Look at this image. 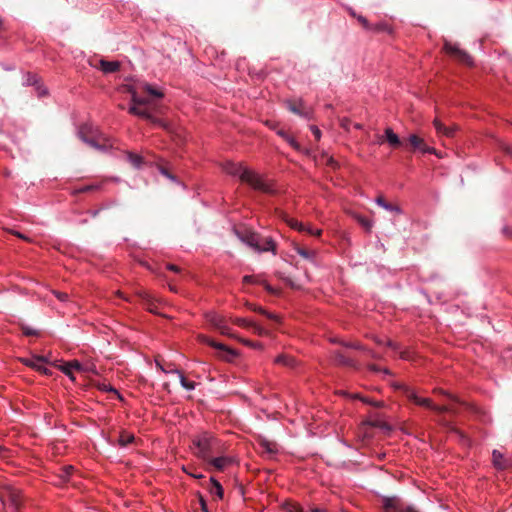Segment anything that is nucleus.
<instances>
[{
    "label": "nucleus",
    "mask_w": 512,
    "mask_h": 512,
    "mask_svg": "<svg viewBox=\"0 0 512 512\" xmlns=\"http://www.w3.org/2000/svg\"><path fill=\"white\" fill-rule=\"evenodd\" d=\"M222 170L233 177H238L241 182L248 184L254 190L263 193H273L274 186L267 181L261 174L243 165V163L225 161L221 164Z\"/></svg>",
    "instance_id": "nucleus-1"
},
{
    "label": "nucleus",
    "mask_w": 512,
    "mask_h": 512,
    "mask_svg": "<svg viewBox=\"0 0 512 512\" xmlns=\"http://www.w3.org/2000/svg\"><path fill=\"white\" fill-rule=\"evenodd\" d=\"M194 454L203 461H208L213 455L225 452V445L209 432H201L192 440Z\"/></svg>",
    "instance_id": "nucleus-2"
},
{
    "label": "nucleus",
    "mask_w": 512,
    "mask_h": 512,
    "mask_svg": "<svg viewBox=\"0 0 512 512\" xmlns=\"http://www.w3.org/2000/svg\"><path fill=\"white\" fill-rule=\"evenodd\" d=\"M78 137L92 148L107 152L114 147L113 141L91 124H84L78 130Z\"/></svg>",
    "instance_id": "nucleus-3"
},
{
    "label": "nucleus",
    "mask_w": 512,
    "mask_h": 512,
    "mask_svg": "<svg viewBox=\"0 0 512 512\" xmlns=\"http://www.w3.org/2000/svg\"><path fill=\"white\" fill-rule=\"evenodd\" d=\"M235 234L242 243L257 253L271 252L273 255L277 254V244L270 236L263 237L256 232H240L238 230H235Z\"/></svg>",
    "instance_id": "nucleus-4"
},
{
    "label": "nucleus",
    "mask_w": 512,
    "mask_h": 512,
    "mask_svg": "<svg viewBox=\"0 0 512 512\" xmlns=\"http://www.w3.org/2000/svg\"><path fill=\"white\" fill-rule=\"evenodd\" d=\"M127 92L131 95L132 104L128 110L130 114L150 120L153 123L161 124L160 120L153 117L150 110V100L148 98L138 95V90L133 87H128Z\"/></svg>",
    "instance_id": "nucleus-5"
},
{
    "label": "nucleus",
    "mask_w": 512,
    "mask_h": 512,
    "mask_svg": "<svg viewBox=\"0 0 512 512\" xmlns=\"http://www.w3.org/2000/svg\"><path fill=\"white\" fill-rule=\"evenodd\" d=\"M403 389L404 395L416 405L428 408L438 413H454L455 409L453 404L450 405H436L432 402L430 398L420 397L417 395L416 391L407 386H401Z\"/></svg>",
    "instance_id": "nucleus-6"
},
{
    "label": "nucleus",
    "mask_w": 512,
    "mask_h": 512,
    "mask_svg": "<svg viewBox=\"0 0 512 512\" xmlns=\"http://www.w3.org/2000/svg\"><path fill=\"white\" fill-rule=\"evenodd\" d=\"M0 502L3 506L9 502L17 509L21 503L20 490L7 483L0 484Z\"/></svg>",
    "instance_id": "nucleus-7"
},
{
    "label": "nucleus",
    "mask_w": 512,
    "mask_h": 512,
    "mask_svg": "<svg viewBox=\"0 0 512 512\" xmlns=\"http://www.w3.org/2000/svg\"><path fill=\"white\" fill-rule=\"evenodd\" d=\"M444 51L462 64L467 66L473 65L472 57L466 51L460 49V47L455 43L445 42Z\"/></svg>",
    "instance_id": "nucleus-8"
},
{
    "label": "nucleus",
    "mask_w": 512,
    "mask_h": 512,
    "mask_svg": "<svg viewBox=\"0 0 512 512\" xmlns=\"http://www.w3.org/2000/svg\"><path fill=\"white\" fill-rule=\"evenodd\" d=\"M199 340L203 343H206L208 344L209 346L219 350V356L221 358H223L224 360L226 361H232L234 358L237 357V352L229 347H227L226 345L222 344V343H218L214 340H212L211 338H209L208 336H205V335H200L199 336Z\"/></svg>",
    "instance_id": "nucleus-9"
},
{
    "label": "nucleus",
    "mask_w": 512,
    "mask_h": 512,
    "mask_svg": "<svg viewBox=\"0 0 512 512\" xmlns=\"http://www.w3.org/2000/svg\"><path fill=\"white\" fill-rule=\"evenodd\" d=\"M205 318L207 322L218 329L222 335L236 338V335L232 333V329L227 325L225 319L221 315L216 312H208L206 313Z\"/></svg>",
    "instance_id": "nucleus-10"
},
{
    "label": "nucleus",
    "mask_w": 512,
    "mask_h": 512,
    "mask_svg": "<svg viewBox=\"0 0 512 512\" xmlns=\"http://www.w3.org/2000/svg\"><path fill=\"white\" fill-rule=\"evenodd\" d=\"M206 462L217 471H224L226 468L236 463V458L232 455H226L223 452L220 454L213 455Z\"/></svg>",
    "instance_id": "nucleus-11"
},
{
    "label": "nucleus",
    "mask_w": 512,
    "mask_h": 512,
    "mask_svg": "<svg viewBox=\"0 0 512 512\" xmlns=\"http://www.w3.org/2000/svg\"><path fill=\"white\" fill-rule=\"evenodd\" d=\"M382 507L384 512H404L406 506L399 497L396 496H383Z\"/></svg>",
    "instance_id": "nucleus-12"
},
{
    "label": "nucleus",
    "mask_w": 512,
    "mask_h": 512,
    "mask_svg": "<svg viewBox=\"0 0 512 512\" xmlns=\"http://www.w3.org/2000/svg\"><path fill=\"white\" fill-rule=\"evenodd\" d=\"M286 106L292 113L296 115L305 118L310 117V111L305 109L304 102L302 101V99H298L296 101L288 100L286 101Z\"/></svg>",
    "instance_id": "nucleus-13"
},
{
    "label": "nucleus",
    "mask_w": 512,
    "mask_h": 512,
    "mask_svg": "<svg viewBox=\"0 0 512 512\" xmlns=\"http://www.w3.org/2000/svg\"><path fill=\"white\" fill-rule=\"evenodd\" d=\"M128 87H133L136 90H138V95H140V93L146 92L147 94L155 98L163 97V93L160 90L154 88L152 85L147 83H140L138 85H126L124 86V89L127 91Z\"/></svg>",
    "instance_id": "nucleus-14"
},
{
    "label": "nucleus",
    "mask_w": 512,
    "mask_h": 512,
    "mask_svg": "<svg viewBox=\"0 0 512 512\" xmlns=\"http://www.w3.org/2000/svg\"><path fill=\"white\" fill-rule=\"evenodd\" d=\"M59 368L72 381H75L73 372L74 371H82L83 364H81L78 360H73V361H69V362H66V363L60 365Z\"/></svg>",
    "instance_id": "nucleus-15"
},
{
    "label": "nucleus",
    "mask_w": 512,
    "mask_h": 512,
    "mask_svg": "<svg viewBox=\"0 0 512 512\" xmlns=\"http://www.w3.org/2000/svg\"><path fill=\"white\" fill-rule=\"evenodd\" d=\"M95 67L101 70L104 74H111L119 71L121 63L119 61H107L101 59Z\"/></svg>",
    "instance_id": "nucleus-16"
},
{
    "label": "nucleus",
    "mask_w": 512,
    "mask_h": 512,
    "mask_svg": "<svg viewBox=\"0 0 512 512\" xmlns=\"http://www.w3.org/2000/svg\"><path fill=\"white\" fill-rule=\"evenodd\" d=\"M73 471L74 467L72 465L64 466L60 469V472L57 474L56 479L53 480V483L57 486L64 485L69 481Z\"/></svg>",
    "instance_id": "nucleus-17"
},
{
    "label": "nucleus",
    "mask_w": 512,
    "mask_h": 512,
    "mask_svg": "<svg viewBox=\"0 0 512 512\" xmlns=\"http://www.w3.org/2000/svg\"><path fill=\"white\" fill-rule=\"evenodd\" d=\"M433 126L435 127L439 135H443L446 137H453L457 130L456 126H445L438 118L434 119Z\"/></svg>",
    "instance_id": "nucleus-18"
},
{
    "label": "nucleus",
    "mask_w": 512,
    "mask_h": 512,
    "mask_svg": "<svg viewBox=\"0 0 512 512\" xmlns=\"http://www.w3.org/2000/svg\"><path fill=\"white\" fill-rule=\"evenodd\" d=\"M383 137L385 138V140L387 141L389 146L394 148V149L395 148H399L402 145V142H401L399 136L390 127H387L384 130V136Z\"/></svg>",
    "instance_id": "nucleus-19"
},
{
    "label": "nucleus",
    "mask_w": 512,
    "mask_h": 512,
    "mask_svg": "<svg viewBox=\"0 0 512 512\" xmlns=\"http://www.w3.org/2000/svg\"><path fill=\"white\" fill-rule=\"evenodd\" d=\"M294 250L302 258L310 261L313 264L316 263V258H317V251L316 250H314V249H306V248H303V247H300V246H296L294 248Z\"/></svg>",
    "instance_id": "nucleus-20"
},
{
    "label": "nucleus",
    "mask_w": 512,
    "mask_h": 512,
    "mask_svg": "<svg viewBox=\"0 0 512 512\" xmlns=\"http://www.w3.org/2000/svg\"><path fill=\"white\" fill-rule=\"evenodd\" d=\"M274 363L288 368H294L297 361L294 357L288 354H280L274 359Z\"/></svg>",
    "instance_id": "nucleus-21"
},
{
    "label": "nucleus",
    "mask_w": 512,
    "mask_h": 512,
    "mask_svg": "<svg viewBox=\"0 0 512 512\" xmlns=\"http://www.w3.org/2000/svg\"><path fill=\"white\" fill-rule=\"evenodd\" d=\"M282 219L285 221V223L292 229L298 231V232H304L306 229V224L298 221L295 218L289 217L286 214H283Z\"/></svg>",
    "instance_id": "nucleus-22"
},
{
    "label": "nucleus",
    "mask_w": 512,
    "mask_h": 512,
    "mask_svg": "<svg viewBox=\"0 0 512 512\" xmlns=\"http://www.w3.org/2000/svg\"><path fill=\"white\" fill-rule=\"evenodd\" d=\"M169 372H173V374H177L179 376L181 386L187 391H192L196 388V383L188 381L180 370L171 369Z\"/></svg>",
    "instance_id": "nucleus-23"
},
{
    "label": "nucleus",
    "mask_w": 512,
    "mask_h": 512,
    "mask_svg": "<svg viewBox=\"0 0 512 512\" xmlns=\"http://www.w3.org/2000/svg\"><path fill=\"white\" fill-rule=\"evenodd\" d=\"M46 362V359L41 356L34 357L31 360L26 361V365H29L39 371H42L43 373L47 374L48 369L43 366V364Z\"/></svg>",
    "instance_id": "nucleus-24"
},
{
    "label": "nucleus",
    "mask_w": 512,
    "mask_h": 512,
    "mask_svg": "<svg viewBox=\"0 0 512 512\" xmlns=\"http://www.w3.org/2000/svg\"><path fill=\"white\" fill-rule=\"evenodd\" d=\"M276 134L278 136H280L281 138H283L294 150H296V151L300 150V148H301L300 144L297 142V140L293 136L289 135L282 129L276 130Z\"/></svg>",
    "instance_id": "nucleus-25"
},
{
    "label": "nucleus",
    "mask_w": 512,
    "mask_h": 512,
    "mask_svg": "<svg viewBox=\"0 0 512 512\" xmlns=\"http://www.w3.org/2000/svg\"><path fill=\"white\" fill-rule=\"evenodd\" d=\"M101 187H102L101 183H94V184L84 185L79 188H75L72 190L71 193H72V195H77L80 193H89V192L99 191L101 189Z\"/></svg>",
    "instance_id": "nucleus-26"
},
{
    "label": "nucleus",
    "mask_w": 512,
    "mask_h": 512,
    "mask_svg": "<svg viewBox=\"0 0 512 512\" xmlns=\"http://www.w3.org/2000/svg\"><path fill=\"white\" fill-rule=\"evenodd\" d=\"M210 484V493L215 495L218 499H222L224 494L222 485L214 477L210 478Z\"/></svg>",
    "instance_id": "nucleus-27"
},
{
    "label": "nucleus",
    "mask_w": 512,
    "mask_h": 512,
    "mask_svg": "<svg viewBox=\"0 0 512 512\" xmlns=\"http://www.w3.org/2000/svg\"><path fill=\"white\" fill-rule=\"evenodd\" d=\"M408 140H409L410 145L413 147V149L419 150L421 152L424 151L426 144L422 138H420L419 136H417L415 134H411L409 136Z\"/></svg>",
    "instance_id": "nucleus-28"
},
{
    "label": "nucleus",
    "mask_w": 512,
    "mask_h": 512,
    "mask_svg": "<svg viewBox=\"0 0 512 512\" xmlns=\"http://www.w3.org/2000/svg\"><path fill=\"white\" fill-rule=\"evenodd\" d=\"M492 460H493L494 466L498 469H505L507 466L503 454L498 450H493Z\"/></svg>",
    "instance_id": "nucleus-29"
},
{
    "label": "nucleus",
    "mask_w": 512,
    "mask_h": 512,
    "mask_svg": "<svg viewBox=\"0 0 512 512\" xmlns=\"http://www.w3.org/2000/svg\"><path fill=\"white\" fill-rule=\"evenodd\" d=\"M370 31L376 32V33L385 32L388 34H392L393 28L388 23L382 21V22H378L376 24H372V28H370Z\"/></svg>",
    "instance_id": "nucleus-30"
},
{
    "label": "nucleus",
    "mask_w": 512,
    "mask_h": 512,
    "mask_svg": "<svg viewBox=\"0 0 512 512\" xmlns=\"http://www.w3.org/2000/svg\"><path fill=\"white\" fill-rule=\"evenodd\" d=\"M134 439H135V437L133 434L123 432L120 434L118 442L121 446L124 447V446H127L128 444L132 443L134 441Z\"/></svg>",
    "instance_id": "nucleus-31"
},
{
    "label": "nucleus",
    "mask_w": 512,
    "mask_h": 512,
    "mask_svg": "<svg viewBox=\"0 0 512 512\" xmlns=\"http://www.w3.org/2000/svg\"><path fill=\"white\" fill-rule=\"evenodd\" d=\"M285 512H304L303 508L297 504L292 502H287L282 506Z\"/></svg>",
    "instance_id": "nucleus-32"
},
{
    "label": "nucleus",
    "mask_w": 512,
    "mask_h": 512,
    "mask_svg": "<svg viewBox=\"0 0 512 512\" xmlns=\"http://www.w3.org/2000/svg\"><path fill=\"white\" fill-rule=\"evenodd\" d=\"M333 360L335 363L340 365H352V361L346 358L342 353L336 352L334 354Z\"/></svg>",
    "instance_id": "nucleus-33"
},
{
    "label": "nucleus",
    "mask_w": 512,
    "mask_h": 512,
    "mask_svg": "<svg viewBox=\"0 0 512 512\" xmlns=\"http://www.w3.org/2000/svg\"><path fill=\"white\" fill-rule=\"evenodd\" d=\"M351 15L353 17H355L358 22L362 25V27L367 30V31H370V28H372V24L369 23V21L362 15H357L355 12H351Z\"/></svg>",
    "instance_id": "nucleus-34"
},
{
    "label": "nucleus",
    "mask_w": 512,
    "mask_h": 512,
    "mask_svg": "<svg viewBox=\"0 0 512 512\" xmlns=\"http://www.w3.org/2000/svg\"><path fill=\"white\" fill-rule=\"evenodd\" d=\"M434 393H437V394H441L443 396H445L447 399H449L452 403H459V400L458 398L451 394L450 392L446 391V390H443L441 388H436L434 389L433 391Z\"/></svg>",
    "instance_id": "nucleus-35"
},
{
    "label": "nucleus",
    "mask_w": 512,
    "mask_h": 512,
    "mask_svg": "<svg viewBox=\"0 0 512 512\" xmlns=\"http://www.w3.org/2000/svg\"><path fill=\"white\" fill-rule=\"evenodd\" d=\"M127 158L135 167H140L142 163V157L140 155L128 152Z\"/></svg>",
    "instance_id": "nucleus-36"
},
{
    "label": "nucleus",
    "mask_w": 512,
    "mask_h": 512,
    "mask_svg": "<svg viewBox=\"0 0 512 512\" xmlns=\"http://www.w3.org/2000/svg\"><path fill=\"white\" fill-rule=\"evenodd\" d=\"M250 328L253 330V332L259 336H266L268 335V331L260 326L259 324L252 321V324L250 325Z\"/></svg>",
    "instance_id": "nucleus-37"
},
{
    "label": "nucleus",
    "mask_w": 512,
    "mask_h": 512,
    "mask_svg": "<svg viewBox=\"0 0 512 512\" xmlns=\"http://www.w3.org/2000/svg\"><path fill=\"white\" fill-rule=\"evenodd\" d=\"M232 322L240 327L250 328L252 321L247 318L236 317L232 319Z\"/></svg>",
    "instance_id": "nucleus-38"
},
{
    "label": "nucleus",
    "mask_w": 512,
    "mask_h": 512,
    "mask_svg": "<svg viewBox=\"0 0 512 512\" xmlns=\"http://www.w3.org/2000/svg\"><path fill=\"white\" fill-rule=\"evenodd\" d=\"M261 446L268 453H276L277 452V448L274 443H271V442H268L265 440V441L261 442Z\"/></svg>",
    "instance_id": "nucleus-39"
},
{
    "label": "nucleus",
    "mask_w": 512,
    "mask_h": 512,
    "mask_svg": "<svg viewBox=\"0 0 512 512\" xmlns=\"http://www.w3.org/2000/svg\"><path fill=\"white\" fill-rule=\"evenodd\" d=\"M240 341L245 344L246 346H249L254 349H263V344L261 342H253L250 340L240 339Z\"/></svg>",
    "instance_id": "nucleus-40"
},
{
    "label": "nucleus",
    "mask_w": 512,
    "mask_h": 512,
    "mask_svg": "<svg viewBox=\"0 0 512 512\" xmlns=\"http://www.w3.org/2000/svg\"><path fill=\"white\" fill-rule=\"evenodd\" d=\"M304 232H306V233H308L310 235H314V236H320L322 234V230L321 229L313 228L310 225H306V229L304 230Z\"/></svg>",
    "instance_id": "nucleus-41"
},
{
    "label": "nucleus",
    "mask_w": 512,
    "mask_h": 512,
    "mask_svg": "<svg viewBox=\"0 0 512 512\" xmlns=\"http://www.w3.org/2000/svg\"><path fill=\"white\" fill-rule=\"evenodd\" d=\"M246 306H247L248 309H250V310H252L254 312H258V313H260L262 315H263V313H266V310L263 307L258 306L256 304L247 303Z\"/></svg>",
    "instance_id": "nucleus-42"
},
{
    "label": "nucleus",
    "mask_w": 512,
    "mask_h": 512,
    "mask_svg": "<svg viewBox=\"0 0 512 512\" xmlns=\"http://www.w3.org/2000/svg\"><path fill=\"white\" fill-rule=\"evenodd\" d=\"M384 209L390 212H394L396 214H402V209L399 206L390 203H388Z\"/></svg>",
    "instance_id": "nucleus-43"
},
{
    "label": "nucleus",
    "mask_w": 512,
    "mask_h": 512,
    "mask_svg": "<svg viewBox=\"0 0 512 512\" xmlns=\"http://www.w3.org/2000/svg\"><path fill=\"white\" fill-rule=\"evenodd\" d=\"M357 220L362 226H364L367 229H370L372 227V222L363 216L357 217Z\"/></svg>",
    "instance_id": "nucleus-44"
},
{
    "label": "nucleus",
    "mask_w": 512,
    "mask_h": 512,
    "mask_svg": "<svg viewBox=\"0 0 512 512\" xmlns=\"http://www.w3.org/2000/svg\"><path fill=\"white\" fill-rule=\"evenodd\" d=\"M353 398H359L361 401H363L364 403H367V404H370V405H373L375 407H380L382 406V403L380 402H373V401H370L368 400L367 398H364V397H360L358 394H355V395H352Z\"/></svg>",
    "instance_id": "nucleus-45"
},
{
    "label": "nucleus",
    "mask_w": 512,
    "mask_h": 512,
    "mask_svg": "<svg viewBox=\"0 0 512 512\" xmlns=\"http://www.w3.org/2000/svg\"><path fill=\"white\" fill-rule=\"evenodd\" d=\"M199 504H200L202 512H208L206 500L204 499V497L202 495H199Z\"/></svg>",
    "instance_id": "nucleus-46"
},
{
    "label": "nucleus",
    "mask_w": 512,
    "mask_h": 512,
    "mask_svg": "<svg viewBox=\"0 0 512 512\" xmlns=\"http://www.w3.org/2000/svg\"><path fill=\"white\" fill-rule=\"evenodd\" d=\"M313 135L315 136L316 140H319L321 138V131L317 126L312 125L310 127Z\"/></svg>",
    "instance_id": "nucleus-47"
},
{
    "label": "nucleus",
    "mask_w": 512,
    "mask_h": 512,
    "mask_svg": "<svg viewBox=\"0 0 512 512\" xmlns=\"http://www.w3.org/2000/svg\"><path fill=\"white\" fill-rule=\"evenodd\" d=\"M375 203L382 207L383 209L385 208V206L388 204V202L385 201V199L382 197V196H378L376 199H375Z\"/></svg>",
    "instance_id": "nucleus-48"
},
{
    "label": "nucleus",
    "mask_w": 512,
    "mask_h": 512,
    "mask_svg": "<svg viewBox=\"0 0 512 512\" xmlns=\"http://www.w3.org/2000/svg\"><path fill=\"white\" fill-rule=\"evenodd\" d=\"M83 372H92V373H96V369H95V366L94 364H86V365H83V369H82Z\"/></svg>",
    "instance_id": "nucleus-49"
},
{
    "label": "nucleus",
    "mask_w": 512,
    "mask_h": 512,
    "mask_svg": "<svg viewBox=\"0 0 512 512\" xmlns=\"http://www.w3.org/2000/svg\"><path fill=\"white\" fill-rule=\"evenodd\" d=\"M54 294L60 301H66L68 298V295L63 292H54Z\"/></svg>",
    "instance_id": "nucleus-50"
},
{
    "label": "nucleus",
    "mask_w": 512,
    "mask_h": 512,
    "mask_svg": "<svg viewBox=\"0 0 512 512\" xmlns=\"http://www.w3.org/2000/svg\"><path fill=\"white\" fill-rule=\"evenodd\" d=\"M156 366L165 374H169L171 369H166L163 367V365L160 363L158 359L155 360Z\"/></svg>",
    "instance_id": "nucleus-51"
},
{
    "label": "nucleus",
    "mask_w": 512,
    "mask_h": 512,
    "mask_svg": "<svg viewBox=\"0 0 512 512\" xmlns=\"http://www.w3.org/2000/svg\"><path fill=\"white\" fill-rule=\"evenodd\" d=\"M243 282L244 283H255L256 280H255V277L252 276V275H246L243 277Z\"/></svg>",
    "instance_id": "nucleus-52"
},
{
    "label": "nucleus",
    "mask_w": 512,
    "mask_h": 512,
    "mask_svg": "<svg viewBox=\"0 0 512 512\" xmlns=\"http://www.w3.org/2000/svg\"><path fill=\"white\" fill-rule=\"evenodd\" d=\"M8 454H9V451L5 447L0 446V458H2V459L7 458Z\"/></svg>",
    "instance_id": "nucleus-53"
},
{
    "label": "nucleus",
    "mask_w": 512,
    "mask_h": 512,
    "mask_svg": "<svg viewBox=\"0 0 512 512\" xmlns=\"http://www.w3.org/2000/svg\"><path fill=\"white\" fill-rule=\"evenodd\" d=\"M160 172L161 174H163L164 176H166L167 178L175 181V177L173 175H171L167 170H165L164 168H160Z\"/></svg>",
    "instance_id": "nucleus-54"
},
{
    "label": "nucleus",
    "mask_w": 512,
    "mask_h": 512,
    "mask_svg": "<svg viewBox=\"0 0 512 512\" xmlns=\"http://www.w3.org/2000/svg\"><path fill=\"white\" fill-rule=\"evenodd\" d=\"M422 153L436 154V150H435V148L429 147L426 145V147Z\"/></svg>",
    "instance_id": "nucleus-55"
},
{
    "label": "nucleus",
    "mask_w": 512,
    "mask_h": 512,
    "mask_svg": "<svg viewBox=\"0 0 512 512\" xmlns=\"http://www.w3.org/2000/svg\"><path fill=\"white\" fill-rule=\"evenodd\" d=\"M167 269L176 273L180 271L179 267L174 264H168Z\"/></svg>",
    "instance_id": "nucleus-56"
},
{
    "label": "nucleus",
    "mask_w": 512,
    "mask_h": 512,
    "mask_svg": "<svg viewBox=\"0 0 512 512\" xmlns=\"http://www.w3.org/2000/svg\"><path fill=\"white\" fill-rule=\"evenodd\" d=\"M263 315H265L267 318L272 319V320H277L278 319L277 315H275L273 313H270L268 311H266V313H263Z\"/></svg>",
    "instance_id": "nucleus-57"
},
{
    "label": "nucleus",
    "mask_w": 512,
    "mask_h": 512,
    "mask_svg": "<svg viewBox=\"0 0 512 512\" xmlns=\"http://www.w3.org/2000/svg\"><path fill=\"white\" fill-rule=\"evenodd\" d=\"M183 470H184L187 474H189L190 476H192V477H194V478L199 479V478H202V477H203V475H202V474H197V473H190V472H188V471L186 470V468H185V467L183 468Z\"/></svg>",
    "instance_id": "nucleus-58"
},
{
    "label": "nucleus",
    "mask_w": 512,
    "mask_h": 512,
    "mask_svg": "<svg viewBox=\"0 0 512 512\" xmlns=\"http://www.w3.org/2000/svg\"><path fill=\"white\" fill-rule=\"evenodd\" d=\"M24 334H25V335H35V334H36V331H35V330H33V329H30V328H26V329L24 330Z\"/></svg>",
    "instance_id": "nucleus-59"
},
{
    "label": "nucleus",
    "mask_w": 512,
    "mask_h": 512,
    "mask_svg": "<svg viewBox=\"0 0 512 512\" xmlns=\"http://www.w3.org/2000/svg\"><path fill=\"white\" fill-rule=\"evenodd\" d=\"M404 512H419L412 506H406Z\"/></svg>",
    "instance_id": "nucleus-60"
},
{
    "label": "nucleus",
    "mask_w": 512,
    "mask_h": 512,
    "mask_svg": "<svg viewBox=\"0 0 512 512\" xmlns=\"http://www.w3.org/2000/svg\"><path fill=\"white\" fill-rule=\"evenodd\" d=\"M310 511L311 512H328L326 509H322V508H311Z\"/></svg>",
    "instance_id": "nucleus-61"
},
{
    "label": "nucleus",
    "mask_w": 512,
    "mask_h": 512,
    "mask_svg": "<svg viewBox=\"0 0 512 512\" xmlns=\"http://www.w3.org/2000/svg\"><path fill=\"white\" fill-rule=\"evenodd\" d=\"M503 232H504L507 236H512V231H511L509 228H507V227H505V228L503 229Z\"/></svg>",
    "instance_id": "nucleus-62"
},
{
    "label": "nucleus",
    "mask_w": 512,
    "mask_h": 512,
    "mask_svg": "<svg viewBox=\"0 0 512 512\" xmlns=\"http://www.w3.org/2000/svg\"><path fill=\"white\" fill-rule=\"evenodd\" d=\"M103 389H104L105 391H113V392H115V393L117 392L114 388H112V387H110V386L108 387V386H106V385L103 387Z\"/></svg>",
    "instance_id": "nucleus-63"
},
{
    "label": "nucleus",
    "mask_w": 512,
    "mask_h": 512,
    "mask_svg": "<svg viewBox=\"0 0 512 512\" xmlns=\"http://www.w3.org/2000/svg\"><path fill=\"white\" fill-rule=\"evenodd\" d=\"M506 151L508 154L512 155V146H507Z\"/></svg>",
    "instance_id": "nucleus-64"
}]
</instances>
